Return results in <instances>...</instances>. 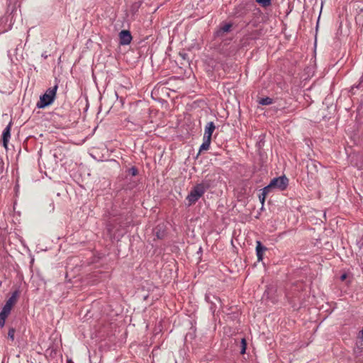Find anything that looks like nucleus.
<instances>
[{"label": "nucleus", "instance_id": "obj_8", "mask_svg": "<svg viewBox=\"0 0 363 363\" xmlns=\"http://www.w3.org/2000/svg\"><path fill=\"white\" fill-rule=\"evenodd\" d=\"M20 292L18 290H16L12 293L11 296L7 300L6 304L11 306L13 307L16 303L17 302V300L19 297Z\"/></svg>", "mask_w": 363, "mask_h": 363}, {"label": "nucleus", "instance_id": "obj_13", "mask_svg": "<svg viewBox=\"0 0 363 363\" xmlns=\"http://www.w3.org/2000/svg\"><path fill=\"white\" fill-rule=\"evenodd\" d=\"M231 27H232V24H230V23L225 24L224 26H223L220 28V31H222L223 33H227L230 30Z\"/></svg>", "mask_w": 363, "mask_h": 363}, {"label": "nucleus", "instance_id": "obj_16", "mask_svg": "<svg viewBox=\"0 0 363 363\" xmlns=\"http://www.w3.org/2000/svg\"><path fill=\"white\" fill-rule=\"evenodd\" d=\"M14 334H15V330L13 328H10L9 330V333H8V337L12 341L14 340Z\"/></svg>", "mask_w": 363, "mask_h": 363}, {"label": "nucleus", "instance_id": "obj_1", "mask_svg": "<svg viewBox=\"0 0 363 363\" xmlns=\"http://www.w3.org/2000/svg\"><path fill=\"white\" fill-rule=\"evenodd\" d=\"M209 182L206 181L194 186L186 197V199L189 201V205L195 203L204 194L206 191L209 189Z\"/></svg>", "mask_w": 363, "mask_h": 363}, {"label": "nucleus", "instance_id": "obj_6", "mask_svg": "<svg viewBox=\"0 0 363 363\" xmlns=\"http://www.w3.org/2000/svg\"><path fill=\"white\" fill-rule=\"evenodd\" d=\"M11 123L10 122L9 125L5 128L2 134V141L4 147L7 149L8 148V143L11 138Z\"/></svg>", "mask_w": 363, "mask_h": 363}, {"label": "nucleus", "instance_id": "obj_5", "mask_svg": "<svg viewBox=\"0 0 363 363\" xmlns=\"http://www.w3.org/2000/svg\"><path fill=\"white\" fill-rule=\"evenodd\" d=\"M12 307L6 303L2 308L1 312L0 313V327H3L5 324V320L7 316L11 313Z\"/></svg>", "mask_w": 363, "mask_h": 363}, {"label": "nucleus", "instance_id": "obj_17", "mask_svg": "<svg viewBox=\"0 0 363 363\" xmlns=\"http://www.w3.org/2000/svg\"><path fill=\"white\" fill-rule=\"evenodd\" d=\"M357 337L361 341H363V327L362 329L359 332Z\"/></svg>", "mask_w": 363, "mask_h": 363}, {"label": "nucleus", "instance_id": "obj_12", "mask_svg": "<svg viewBox=\"0 0 363 363\" xmlns=\"http://www.w3.org/2000/svg\"><path fill=\"white\" fill-rule=\"evenodd\" d=\"M272 0H256V1L263 7L269 6Z\"/></svg>", "mask_w": 363, "mask_h": 363}, {"label": "nucleus", "instance_id": "obj_9", "mask_svg": "<svg viewBox=\"0 0 363 363\" xmlns=\"http://www.w3.org/2000/svg\"><path fill=\"white\" fill-rule=\"evenodd\" d=\"M266 250H267V248L265 247L262 246L259 241L257 242L256 252H257V259L259 261L262 259L263 252H264Z\"/></svg>", "mask_w": 363, "mask_h": 363}, {"label": "nucleus", "instance_id": "obj_7", "mask_svg": "<svg viewBox=\"0 0 363 363\" xmlns=\"http://www.w3.org/2000/svg\"><path fill=\"white\" fill-rule=\"evenodd\" d=\"M215 128H216V126H215L213 122L208 123L205 128L203 138H207V139L208 138V139L211 140V136H212L213 131L215 130Z\"/></svg>", "mask_w": 363, "mask_h": 363}, {"label": "nucleus", "instance_id": "obj_3", "mask_svg": "<svg viewBox=\"0 0 363 363\" xmlns=\"http://www.w3.org/2000/svg\"><path fill=\"white\" fill-rule=\"evenodd\" d=\"M288 184L289 179L285 176L274 178L269 185L264 187V191H269L272 189L283 191L287 187Z\"/></svg>", "mask_w": 363, "mask_h": 363}, {"label": "nucleus", "instance_id": "obj_4", "mask_svg": "<svg viewBox=\"0 0 363 363\" xmlns=\"http://www.w3.org/2000/svg\"><path fill=\"white\" fill-rule=\"evenodd\" d=\"M120 43L121 45H128L132 40V36L128 30H123L119 33Z\"/></svg>", "mask_w": 363, "mask_h": 363}, {"label": "nucleus", "instance_id": "obj_14", "mask_svg": "<svg viewBox=\"0 0 363 363\" xmlns=\"http://www.w3.org/2000/svg\"><path fill=\"white\" fill-rule=\"evenodd\" d=\"M269 191H264V188L262 193L259 196V200L262 204L264 203L266 195L267 194V193Z\"/></svg>", "mask_w": 363, "mask_h": 363}, {"label": "nucleus", "instance_id": "obj_18", "mask_svg": "<svg viewBox=\"0 0 363 363\" xmlns=\"http://www.w3.org/2000/svg\"><path fill=\"white\" fill-rule=\"evenodd\" d=\"M346 279H347V274H343L342 275H341L340 279L342 281H345Z\"/></svg>", "mask_w": 363, "mask_h": 363}, {"label": "nucleus", "instance_id": "obj_11", "mask_svg": "<svg viewBox=\"0 0 363 363\" xmlns=\"http://www.w3.org/2000/svg\"><path fill=\"white\" fill-rule=\"evenodd\" d=\"M272 103V99L269 97L261 99L259 104L262 105H269Z\"/></svg>", "mask_w": 363, "mask_h": 363}, {"label": "nucleus", "instance_id": "obj_19", "mask_svg": "<svg viewBox=\"0 0 363 363\" xmlns=\"http://www.w3.org/2000/svg\"><path fill=\"white\" fill-rule=\"evenodd\" d=\"M130 171H131L133 175H135L137 174V169L135 168H132L130 169Z\"/></svg>", "mask_w": 363, "mask_h": 363}, {"label": "nucleus", "instance_id": "obj_10", "mask_svg": "<svg viewBox=\"0 0 363 363\" xmlns=\"http://www.w3.org/2000/svg\"><path fill=\"white\" fill-rule=\"evenodd\" d=\"M203 143L200 147V151L208 150L211 145V139L203 138Z\"/></svg>", "mask_w": 363, "mask_h": 363}, {"label": "nucleus", "instance_id": "obj_2", "mask_svg": "<svg viewBox=\"0 0 363 363\" xmlns=\"http://www.w3.org/2000/svg\"><path fill=\"white\" fill-rule=\"evenodd\" d=\"M57 89V85H55L53 87L48 89L45 93L40 96L37 106L40 108H43L50 105L55 99Z\"/></svg>", "mask_w": 363, "mask_h": 363}, {"label": "nucleus", "instance_id": "obj_15", "mask_svg": "<svg viewBox=\"0 0 363 363\" xmlns=\"http://www.w3.org/2000/svg\"><path fill=\"white\" fill-rule=\"evenodd\" d=\"M246 345H247L246 340H245V339L242 338L241 340V351H240L241 354L245 353Z\"/></svg>", "mask_w": 363, "mask_h": 363}]
</instances>
